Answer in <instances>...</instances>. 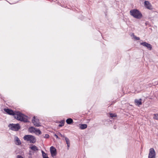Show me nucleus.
<instances>
[{
  "instance_id": "18",
  "label": "nucleus",
  "mask_w": 158,
  "mask_h": 158,
  "mask_svg": "<svg viewBox=\"0 0 158 158\" xmlns=\"http://www.w3.org/2000/svg\"><path fill=\"white\" fill-rule=\"evenodd\" d=\"M42 156L43 158H47L48 157L47 154L45 153L43 151H42Z\"/></svg>"
},
{
  "instance_id": "15",
  "label": "nucleus",
  "mask_w": 158,
  "mask_h": 158,
  "mask_svg": "<svg viewBox=\"0 0 158 158\" xmlns=\"http://www.w3.org/2000/svg\"><path fill=\"white\" fill-rule=\"evenodd\" d=\"M65 139L68 147H69L70 145V141L69 139L67 137H64Z\"/></svg>"
},
{
  "instance_id": "13",
  "label": "nucleus",
  "mask_w": 158,
  "mask_h": 158,
  "mask_svg": "<svg viewBox=\"0 0 158 158\" xmlns=\"http://www.w3.org/2000/svg\"><path fill=\"white\" fill-rule=\"evenodd\" d=\"M30 148L31 149L32 151H35L38 150V148L35 145H32L31 147H30Z\"/></svg>"
},
{
  "instance_id": "24",
  "label": "nucleus",
  "mask_w": 158,
  "mask_h": 158,
  "mask_svg": "<svg viewBox=\"0 0 158 158\" xmlns=\"http://www.w3.org/2000/svg\"><path fill=\"white\" fill-rule=\"evenodd\" d=\"M59 135L60 136L62 137H64H64H65V136H64V135H62V134H61L60 133H59Z\"/></svg>"
},
{
  "instance_id": "11",
  "label": "nucleus",
  "mask_w": 158,
  "mask_h": 158,
  "mask_svg": "<svg viewBox=\"0 0 158 158\" xmlns=\"http://www.w3.org/2000/svg\"><path fill=\"white\" fill-rule=\"evenodd\" d=\"M79 127L81 129H84L87 127V125L86 124H80L79 125Z\"/></svg>"
},
{
  "instance_id": "8",
  "label": "nucleus",
  "mask_w": 158,
  "mask_h": 158,
  "mask_svg": "<svg viewBox=\"0 0 158 158\" xmlns=\"http://www.w3.org/2000/svg\"><path fill=\"white\" fill-rule=\"evenodd\" d=\"M140 44L145 47H146L147 49L149 50H151L152 49V45L146 42H143L140 43Z\"/></svg>"
},
{
  "instance_id": "27",
  "label": "nucleus",
  "mask_w": 158,
  "mask_h": 158,
  "mask_svg": "<svg viewBox=\"0 0 158 158\" xmlns=\"http://www.w3.org/2000/svg\"><path fill=\"white\" fill-rule=\"evenodd\" d=\"M28 158H32V157L31 155H30L28 156Z\"/></svg>"
},
{
  "instance_id": "30",
  "label": "nucleus",
  "mask_w": 158,
  "mask_h": 158,
  "mask_svg": "<svg viewBox=\"0 0 158 158\" xmlns=\"http://www.w3.org/2000/svg\"><path fill=\"white\" fill-rule=\"evenodd\" d=\"M114 128H115V126H114Z\"/></svg>"
},
{
  "instance_id": "31",
  "label": "nucleus",
  "mask_w": 158,
  "mask_h": 158,
  "mask_svg": "<svg viewBox=\"0 0 158 158\" xmlns=\"http://www.w3.org/2000/svg\"><path fill=\"white\" fill-rule=\"evenodd\" d=\"M49 158L48 157H47V158Z\"/></svg>"
},
{
  "instance_id": "16",
  "label": "nucleus",
  "mask_w": 158,
  "mask_h": 158,
  "mask_svg": "<svg viewBox=\"0 0 158 158\" xmlns=\"http://www.w3.org/2000/svg\"><path fill=\"white\" fill-rule=\"evenodd\" d=\"M66 122L68 124H70L73 123V120L71 118H69L66 120Z\"/></svg>"
},
{
  "instance_id": "10",
  "label": "nucleus",
  "mask_w": 158,
  "mask_h": 158,
  "mask_svg": "<svg viewBox=\"0 0 158 158\" xmlns=\"http://www.w3.org/2000/svg\"><path fill=\"white\" fill-rule=\"evenodd\" d=\"M36 128L35 127H30L28 129V131L30 133H35V130Z\"/></svg>"
},
{
  "instance_id": "25",
  "label": "nucleus",
  "mask_w": 158,
  "mask_h": 158,
  "mask_svg": "<svg viewBox=\"0 0 158 158\" xmlns=\"http://www.w3.org/2000/svg\"><path fill=\"white\" fill-rule=\"evenodd\" d=\"M54 136L56 137V139H59V138L58 136V135H56V134H55L54 135Z\"/></svg>"
},
{
  "instance_id": "26",
  "label": "nucleus",
  "mask_w": 158,
  "mask_h": 158,
  "mask_svg": "<svg viewBox=\"0 0 158 158\" xmlns=\"http://www.w3.org/2000/svg\"><path fill=\"white\" fill-rule=\"evenodd\" d=\"M17 158H23V157L20 155H18L17 156Z\"/></svg>"
},
{
  "instance_id": "20",
  "label": "nucleus",
  "mask_w": 158,
  "mask_h": 158,
  "mask_svg": "<svg viewBox=\"0 0 158 158\" xmlns=\"http://www.w3.org/2000/svg\"><path fill=\"white\" fill-rule=\"evenodd\" d=\"M154 119L158 120V114H154Z\"/></svg>"
},
{
  "instance_id": "6",
  "label": "nucleus",
  "mask_w": 158,
  "mask_h": 158,
  "mask_svg": "<svg viewBox=\"0 0 158 158\" xmlns=\"http://www.w3.org/2000/svg\"><path fill=\"white\" fill-rule=\"evenodd\" d=\"M32 122L34 125L35 127H40L41 126L40 123L39 122V120L37 118L34 116L33 117Z\"/></svg>"
},
{
  "instance_id": "2",
  "label": "nucleus",
  "mask_w": 158,
  "mask_h": 158,
  "mask_svg": "<svg viewBox=\"0 0 158 158\" xmlns=\"http://www.w3.org/2000/svg\"><path fill=\"white\" fill-rule=\"evenodd\" d=\"M130 13L131 15L136 19H139L142 17V14L137 9L131 10Z\"/></svg>"
},
{
  "instance_id": "1",
  "label": "nucleus",
  "mask_w": 158,
  "mask_h": 158,
  "mask_svg": "<svg viewBox=\"0 0 158 158\" xmlns=\"http://www.w3.org/2000/svg\"><path fill=\"white\" fill-rule=\"evenodd\" d=\"M4 110L7 114L13 115L14 118L18 120L25 123L29 122L28 117L19 111H14L11 109L6 108L4 109Z\"/></svg>"
},
{
  "instance_id": "14",
  "label": "nucleus",
  "mask_w": 158,
  "mask_h": 158,
  "mask_svg": "<svg viewBox=\"0 0 158 158\" xmlns=\"http://www.w3.org/2000/svg\"><path fill=\"white\" fill-rule=\"evenodd\" d=\"M135 102L138 105L142 104V99H140L139 100L136 99L135 100Z\"/></svg>"
},
{
  "instance_id": "4",
  "label": "nucleus",
  "mask_w": 158,
  "mask_h": 158,
  "mask_svg": "<svg viewBox=\"0 0 158 158\" xmlns=\"http://www.w3.org/2000/svg\"><path fill=\"white\" fill-rule=\"evenodd\" d=\"M8 127L10 130L15 131H18L20 128L19 124L18 123L16 124L10 123Z\"/></svg>"
},
{
  "instance_id": "29",
  "label": "nucleus",
  "mask_w": 158,
  "mask_h": 158,
  "mask_svg": "<svg viewBox=\"0 0 158 158\" xmlns=\"http://www.w3.org/2000/svg\"><path fill=\"white\" fill-rule=\"evenodd\" d=\"M114 128H115V126H114Z\"/></svg>"
},
{
  "instance_id": "19",
  "label": "nucleus",
  "mask_w": 158,
  "mask_h": 158,
  "mask_svg": "<svg viewBox=\"0 0 158 158\" xmlns=\"http://www.w3.org/2000/svg\"><path fill=\"white\" fill-rule=\"evenodd\" d=\"M35 133L36 134L38 133V135H40L41 134V132L40 131L39 129H36L35 130Z\"/></svg>"
},
{
  "instance_id": "17",
  "label": "nucleus",
  "mask_w": 158,
  "mask_h": 158,
  "mask_svg": "<svg viewBox=\"0 0 158 158\" xmlns=\"http://www.w3.org/2000/svg\"><path fill=\"white\" fill-rule=\"evenodd\" d=\"M65 123V121L64 120H62L60 122V124L59 125V127H62L64 126Z\"/></svg>"
},
{
  "instance_id": "12",
  "label": "nucleus",
  "mask_w": 158,
  "mask_h": 158,
  "mask_svg": "<svg viewBox=\"0 0 158 158\" xmlns=\"http://www.w3.org/2000/svg\"><path fill=\"white\" fill-rule=\"evenodd\" d=\"M15 141H16L15 144L16 145H20L21 144V143L20 140L17 137H15Z\"/></svg>"
},
{
  "instance_id": "7",
  "label": "nucleus",
  "mask_w": 158,
  "mask_h": 158,
  "mask_svg": "<svg viewBox=\"0 0 158 158\" xmlns=\"http://www.w3.org/2000/svg\"><path fill=\"white\" fill-rule=\"evenodd\" d=\"M50 151L52 156L54 158L56 156L57 152L56 149L53 146H51L50 148Z\"/></svg>"
},
{
  "instance_id": "22",
  "label": "nucleus",
  "mask_w": 158,
  "mask_h": 158,
  "mask_svg": "<svg viewBox=\"0 0 158 158\" xmlns=\"http://www.w3.org/2000/svg\"><path fill=\"white\" fill-rule=\"evenodd\" d=\"M133 37H134V38L135 39H136V40H139L140 38H139V37H136V36H135V35H134V33L133 34Z\"/></svg>"
},
{
  "instance_id": "5",
  "label": "nucleus",
  "mask_w": 158,
  "mask_h": 158,
  "mask_svg": "<svg viewBox=\"0 0 158 158\" xmlns=\"http://www.w3.org/2000/svg\"><path fill=\"white\" fill-rule=\"evenodd\" d=\"M156 152L153 148H151L150 149L148 154V158H155Z\"/></svg>"
},
{
  "instance_id": "23",
  "label": "nucleus",
  "mask_w": 158,
  "mask_h": 158,
  "mask_svg": "<svg viewBox=\"0 0 158 158\" xmlns=\"http://www.w3.org/2000/svg\"><path fill=\"white\" fill-rule=\"evenodd\" d=\"M49 137V135L48 134H46L45 135L44 138H48Z\"/></svg>"
},
{
  "instance_id": "3",
  "label": "nucleus",
  "mask_w": 158,
  "mask_h": 158,
  "mask_svg": "<svg viewBox=\"0 0 158 158\" xmlns=\"http://www.w3.org/2000/svg\"><path fill=\"white\" fill-rule=\"evenodd\" d=\"M25 140L30 141V143H35L36 141L35 137L30 135H26L23 138Z\"/></svg>"
},
{
  "instance_id": "28",
  "label": "nucleus",
  "mask_w": 158,
  "mask_h": 158,
  "mask_svg": "<svg viewBox=\"0 0 158 158\" xmlns=\"http://www.w3.org/2000/svg\"><path fill=\"white\" fill-rule=\"evenodd\" d=\"M29 154L30 155H31V151H30L29 152Z\"/></svg>"
},
{
  "instance_id": "9",
  "label": "nucleus",
  "mask_w": 158,
  "mask_h": 158,
  "mask_svg": "<svg viewBox=\"0 0 158 158\" xmlns=\"http://www.w3.org/2000/svg\"><path fill=\"white\" fill-rule=\"evenodd\" d=\"M144 6L148 9L149 10H151L152 9V6L148 1H145L144 2Z\"/></svg>"
},
{
  "instance_id": "21",
  "label": "nucleus",
  "mask_w": 158,
  "mask_h": 158,
  "mask_svg": "<svg viewBox=\"0 0 158 158\" xmlns=\"http://www.w3.org/2000/svg\"><path fill=\"white\" fill-rule=\"evenodd\" d=\"M110 116L112 118H113L114 117H116L117 116L115 114H112V113H110Z\"/></svg>"
}]
</instances>
